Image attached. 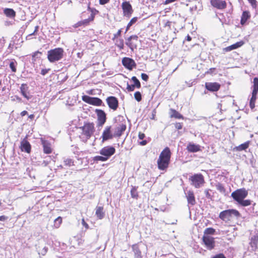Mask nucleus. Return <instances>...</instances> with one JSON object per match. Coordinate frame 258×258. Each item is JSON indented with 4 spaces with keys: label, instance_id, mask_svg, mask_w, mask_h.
Instances as JSON below:
<instances>
[{
    "label": "nucleus",
    "instance_id": "nucleus-1",
    "mask_svg": "<svg viewBox=\"0 0 258 258\" xmlns=\"http://www.w3.org/2000/svg\"><path fill=\"white\" fill-rule=\"evenodd\" d=\"M171 152L169 148H165L160 153L157 160L158 167L160 170H166L169 164Z\"/></svg>",
    "mask_w": 258,
    "mask_h": 258
},
{
    "label": "nucleus",
    "instance_id": "nucleus-2",
    "mask_svg": "<svg viewBox=\"0 0 258 258\" xmlns=\"http://www.w3.org/2000/svg\"><path fill=\"white\" fill-rule=\"evenodd\" d=\"M64 50L58 47L47 51V58L50 62H54L61 59L63 56Z\"/></svg>",
    "mask_w": 258,
    "mask_h": 258
},
{
    "label": "nucleus",
    "instance_id": "nucleus-3",
    "mask_svg": "<svg viewBox=\"0 0 258 258\" xmlns=\"http://www.w3.org/2000/svg\"><path fill=\"white\" fill-rule=\"evenodd\" d=\"M81 128L82 134L80 137L83 141H86L89 139L94 132V126L93 123H88L85 124Z\"/></svg>",
    "mask_w": 258,
    "mask_h": 258
},
{
    "label": "nucleus",
    "instance_id": "nucleus-4",
    "mask_svg": "<svg viewBox=\"0 0 258 258\" xmlns=\"http://www.w3.org/2000/svg\"><path fill=\"white\" fill-rule=\"evenodd\" d=\"M240 216L239 212L235 209H229L220 213L219 217L224 221H230L234 217H238Z\"/></svg>",
    "mask_w": 258,
    "mask_h": 258
},
{
    "label": "nucleus",
    "instance_id": "nucleus-5",
    "mask_svg": "<svg viewBox=\"0 0 258 258\" xmlns=\"http://www.w3.org/2000/svg\"><path fill=\"white\" fill-rule=\"evenodd\" d=\"M252 89L251 97L249 101V106L251 109L255 107V102L258 92V78L257 77H255L253 79Z\"/></svg>",
    "mask_w": 258,
    "mask_h": 258
},
{
    "label": "nucleus",
    "instance_id": "nucleus-6",
    "mask_svg": "<svg viewBox=\"0 0 258 258\" xmlns=\"http://www.w3.org/2000/svg\"><path fill=\"white\" fill-rule=\"evenodd\" d=\"M191 185L197 188H200L205 183L204 178L201 174H195L189 178Z\"/></svg>",
    "mask_w": 258,
    "mask_h": 258
},
{
    "label": "nucleus",
    "instance_id": "nucleus-7",
    "mask_svg": "<svg viewBox=\"0 0 258 258\" xmlns=\"http://www.w3.org/2000/svg\"><path fill=\"white\" fill-rule=\"evenodd\" d=\"M247 195L248 191L244 188L237 189L231 194L232 198L238 203L244 199Z\"/></svg>",
    "mask_w": 258,
    "mask_h": 258
},
{
    "label": "nucleus",
    "instance_id": "nucleus-8",
    "mask_svg": "<svg viewBox=\"0 0 258 258\" xmlns=\"http://www.w3.org/2000/svg\"><path fill=\"white\" fill-rule=\"evenodd\" d=\"M82 99L84 101L89 104L100 106L102 103V101L97 97H91L87 95L83 96Z\"/></svg>",
    "mask_w": 258,
    "mask_h": 258
},
{
    "label": "nucleus",
    "instance_id": "nucleus-9",
    "mask_svg": "<svg viewBox=\"0 0 258 258\" xmlns=\"http://www.w3.org/2000/svg\"><path fill=\"white\" fill-rule=\"evenodd\" d=\"M121 7L123 10V16L130 18L133 12L131 5L129 2H124L122 3Z\"/></svg>",
    "mask_w": 258,
    "mask_h": 258
},
{
    "label": "nucleus",
    "instance_id": "nucleus-10",
    "mask_svg": "<svg viewBox=\"0 0 258 258\" xmlns=\"http://www.w3.org/2000/svg\"><path fill=\"white\" fill-rule=\"evenodd\" d=\"M115 149L112 146H106L103 148L100 151V154L108 159L111 156L115 153Z\"/></svg>",
    "mask_w": 258,
    "mask_h": 258
},
{
    "label": "nucleus",
    "instance_id": "nucleus-11",
    "mask_svg": "<svg viewBox=\"0 0 258 258\" xmlns=\"http://www.w3.org/2000/svg\"><path fill=\"white\" fill-rule=\"evenodd\" d=\"M203 240L207 248L209 249H212L215 246L214 238L209 235H204Z\"/></svg>",
    "mask_w": 258,
    "mask_h": 258
},
{
    "label": "nucleus",
    "instance_id": "nucleus-12",
    "mask_svg": "<svg viewBox=\"0 0 258 258\" xmlns=\"http://www.w3.org/2000/svg\"><path fill=\"white\" fill-rule=\"evenodd\" d=\"M123 66L129 70H132L133 68L136 67V63L134 60L129 57H123L122 59Z\"/></svg>",
    "mask_w": 258,
    "mask_h": 258
},
{
    "label": "nucleus",
    "instance_id": "nucleus-13",
    "mask_svg": "<svg viewBox=\"0 0 258 258\" xmlns=\"http://www.w3.org/2000/svg\"><path fill=\"white\" fill-rule=\"evenodd\" d=\"M126 129V125L124 122H120L116 124L114 129V136L120 137Z\"/></svg>",
    "mask_w": 258,
    "mask_h": 258
},
{
    "label": "nucleus",
    "instance_id": "nucleus-14",
    "mask_svg": "<svg viewBox=\"0 0 258 258\" xmlns=\"http://www.w3.org/2000/svg\"><path fill=\"white\" fill-rule=\"evenodd\" d=\"M96 112L97 115L98 125L102 126L106 122V114L104 111L101 109H96Z\"/></svg>",
    "mask_w": 258,
    "mask_h": 258
},
{
    "label": "nucleus",
    "instance_id": "nucleus-15",
    "mask_svg": "<svg viewBox=\"0 0 258 258\" xmlns=\"http://www.w3.org/2000/svg\"><path fill=\"white\" fill-rule=\"evenodd\" d=\"M106 101L110 108L113 110H116L118 107V102L116 97L114 96L108 97L106 99Z\"/></svg>",
    "mask_w": 258,
    "mask_h": 258
},
{
    "label": "nucleus",
    "instance_id": "nucleus-16",
    "mask_svg": "<svg viewBox=\"0 0 258 258\" xmlns=\"http://www.w3.org/2000/svg\"><path fill=\"white\" fill-rule=\"evenodd\" d=\"M111 126H107L105 127L102 135V142H104L109 139H111L113 138L114 136V134H112L111 133Z\"/></svg>",
    "mask_w": 258,
    "mask_h": 258
},
{
    "label": "nucleus",
    "instance_id": "nucleus-17",
    "mask_svg": "<svg viewBox=\"0 0 258 258\" xmlns=\"http://www.w3.org/2000/svg\"><path fill=\"white\" fill-rule=\"evenodd\" d=\"M211 5L220 10L224 9L227 6L225 1L222 0H211Z\"/></svg>",
    "mask_w": 258,
    "mask_h": 258
},
{
    "label": "nucleus",
    "instance_id": "nucleus-18",
    "mask_svg": "<svg viewBox=\"0 0 258 258\" xmlns=\"http://www.w3.org/2000/svg\"><path fill=\"white\" fill-rule=\"evenodd\" d=\"M206 88L212 92L217 91L220 88V85L216 82H207L205 84Z\"/></svg>",
    "mask_w": 258,
    "mask_h": 258
},
{
    "label": "nucleus",
    "instance_id": "nucleus-19",
    "mask_svg": "<svg viewBox=\"0 0 258 258\" xmlns=\"http://www.w3.org/2000/svg\"><path fill=\"white\" fill-rule=\"evenodd\" d=\"M20 148L22 151L29 153L31 151V146L30 143L24 139L21 142Z\"/></svg>",
    "mask_w": 258,
    "mask_h": 258
},
{
    "label": "nucleus",
    "instance_id": "nucleus-20",
    "mask_svg": "<svg viewBox=\"0 0 258 258\" xmlns=\"http://www.w3.org/2000/svg\"><path fill=\"white\" fill-rule=\"evenodd\" d=\"M22 95L27 100L31 98V96L30 95L28 91V87L25 84H22L20 88Z\"/></svg>",
    "mask_w": 258,
    "mask_h": 258
},
{
    "label": "nucleus",
    "instance_id": "nucleus-21",
    "mask_svg": "<svg viewBox=\"0 0 258 258\" xmlns=\"http://www.w3.org/2000/svg\"><path fill=\"white\" fill-rule=\"evenodd\" d=\"M186 149L189 152L195 153L200 151L201 147L199 145L190 142L188 144Z\"/></svg>",
    "mask_w": 258,
    "mask_h": 258
},
{
    "label": "nucleus",
    "instance_id": "nucleus-22",
    "mask_svg": "<svg viewBox=\"0 0 258 258\" xmlns=\"http://www.w3.org/2000/svg\"><path fill=\"white\" fill-rule=\"evenodd\" d=\"M135 258H142L141 251L137 244L132 245Z\"/></svg>",
    "mask_w": 258,
    "mask_h": 258
},
{
    "label": "nucleus",
    "instance_id": "nucleus-23",
    "mask_svg": "<svg viewBox=\"0 0 258 258\" xmlns=\"http://www.w3.org/2000/svg\"><path fill=\"white\" fill-rule=\"evenodd\" d=\"M186 198L189 204L194 205L196 204V200L194 192L191 191H188L187 193Z\"/></svg>",
    "mask_w": 258,
    "mask_h": 258
},
{
    "label": "nucleus",
    "instance_id": "nucleus-24",
    "mask_svg": "<svg viewBox=\"0 0 258 258\" xmlns=\"http://www.w3.org/2000/svg\"><path fill=\"white\" fill-rule=\"evenodd\" d=\"M250 18V14L248 11H245L242 13L241 17L240 24L243 25L248 19Z\"/></svg>",
    "mask_w": 258,
    "mask_h": 258
},
{
    "label": "nucleus",
    "instance_id": "nucleus-25",
    "mask_svg": "<svg viewBox=\"0 0 258 258\" xmlns=\"http://www.w3.org/2000/svg\"><path fill=\"white\" fill-rule=\"evenodd\" d=\"M244 44L243 42L241 41L238 42H236L235 44H233L230 46H229L224 49L225 51H230L232 50L236 49L238 47H241Z\"/></svg>",
    "mask_w": 258,
    "mask_h": 258
},
{
    "label": "nucleus",
    "instance_id": "nucleus-26",
    "mask_svg": "<svg viewBox=\"0 0 258 258\" xmlns=\"http://www.w3.org/2000/svg\"><path fill=\"white\" fill-rule=\"evenodd\" d=\"M44 152L46 154H50L51 153V149L50 144L46 141L42 140Z\"/></svg>",
    "mask_w": 258,
    "mask_h": 258
},
{
    "label": "nucleus",
    "instance_id": "nucleus-27",
    "mask_svg": "<svg viewBox=\"0 0 258 258\" xmlns=\"http://www.w3.org/2000/svg\"><path fill=\"white\" fill-rule=\"evenodd\" d=\"M95 214L99 219H103L105 216V213L103 212V207L100 206L97 207L96 208Z\"/></svg>",
    "mask_w": 258,
    "mask_h": 258
},
{
    "label": "nucleus",
    "instance_id": "nucleus-28",
    "mask_svg": "<svg viewBox=\"0 0 258 258\" xmlns=\"http://www.w3.org/2000/svg\"><path fill=\"white\" fill-rule=\"evenodd\" d=\"M94 16H95V14L93 13V11H92L90 16L88 19H86L81 21L82 26H88L91 22L93 21V20L94 19Z\"/></svg>",
    "mask_w": 258,
    "mask_h": 258
},
{
    "label": "nucleus",
    "instance_id": "nucleus-29",
    "mask_svg": "<svg viewBox=\"0 0 258 258\" xmlns=\"http://www.w3.org/2000/svg\"><path fill=\"white\" fill-rule=\"evenodd\" d=\"M257 241L258 237L257 236H254L251 238L249 244L252 250H254L256 249Z\"/></svg>",
    "mask_w": 258,
    "mask_h": 258
},
{
    "label": "nucleus",
    "instance_id": "nucleus-30",
    "mask_svg": "<svg viewBox=\"0 0 258 258\" xmlns=\"http://www.w3.org/2000/svg\"><path fill=\"white\" fill-rule=\"evenodd\" d=\"M4 14L10 18H14L15 17L16 13L14 10L12 9L6 8L4 10Z\"/></svg>",
    "mask_w": 258,
    "mask_h": 258
},
{
    "label": "nucleus",
    "instance_id": "nucleus-31",
    "mask_svg": "<svg viewBox=\"0 0 258 258\" xmlns=\"http://www.w3.org/2000/svg\"><path fill=\"white\" fill-rule=\"evenodd\" d=\"M249 145V141L245 142L243 144L240 145L239 146L236 147V150L238 151H241L245 150L248 148Z\"/></svg>",
    "mask_w": 258,
    "mask_h": 258
},
{
    "label": "nucleus",
    "instance_id": "nucleus-32",
    "mask_svg": "<svg viewBox=\"0 0 258 258\" xmlns=\"http://www.w3.org/2000/svg\"><path fill=\"white\" fill-rule=\"evenodd\" d=\"M171 114L170 116L171 117H174L175 118H182L183 116L182 115H181L179 112L176 111L175 110L171 109H170Z\"/></svg>",
    "mask_w": 258,
    "mask_h": 258
},
{
    "label": "nucleus",
    "instance_id": "nucleus-33",
    "mask_svg": "<svg viewBox=\"0 0 258 258\" xmlns=\"http://www.w3.org/2000/svg\"><path fill=\"white\" fill-rule=\"evenodd\" d=\"M115 44L120 50L123 49V40L122 38L116 39L115 41Z\"/></svg>",
    "mask_w": 258,
    "mask_h": 258
},
{
    "label": "nucleus",
    "instance_id": "nucleus-34",
    "mask_svg": "<svg viewBox=\"0 0 258 258\" xmlns=\"http://www.w3.org/2000/svg\"><path fill=\"white\" fill-rule=\"evenodd\" d=\"M251 201L250 200H242L238 204L243 207L248 206L251 205Z\"/></svg>",
    "mask_w": 258,
    "mask_h": 258
},
{
    "label": "nucleus",
    "instance_id": "nucleus-35",
    "mask_svg": "<svg viewBox=\"0 0 258 258\" xmlns=\"http://www.w3.org/2000/svg\"><path fill=\"white\" fill-rule=\"evenodd\" d=\"M131 196L133 198L137 199L138 197V194L137 192V187L134 186L131 190Z\"/></svg>",
    "mask_w": 258,
    "mask_h": 258
},
{
    "label": "nucleus",
    "instance_id": "nucleus-36",
    "mask_svg": "<svg viewBox=\"0 0 258 258\" xmlns=\"http://www.w3.org/2000/svg\"><path fill=\"white\" fill-rule=\"evenodd\" d=\"M132 80L134 83V84H133V85H135V87H137L138 88H140L141 87L140 82L135 76H134L132 78Z\"/></svg>",
    "mask_w": 258,
    "mask_h": 258
},
{
    "label": "nucleus",
    "instance_id": "nucleus-37",
    "mask_svg": "<svg viewBox=\"0 0 258 258\" xmlns=\"http://www.w3.org/2000/svg\"><path fill=\"white\" fill-rule=\"evenodd\" d=\"M137 17H134L133 18H132L127 24L125 31H127L130 27L132 26L134 24H135L137 21Z\"/></svg>",
    "mask_w": 258,
    "mask_h": 258
},
{
    "label": "nucleus",
    "instance_id": "nucleus-38",
    "mask_svg": "<svg viewBox=\"0 0 258 258\" xmlns=\"http://www.w3.org/2000/svg\"><path fill=\"white\" fill-rule=\"evenodd\" d=\"M215 232V229L213 228H207L204 231V235H209V234H214Z\"/></svg>",
    "mask_w": 258,
    "mask_h": 258
},
{
    "label": "nucleus",
    "instance_id": "nucleus-39",
    "mask_svg": "<svg viewBox=\"0 0 258 258\" xmlns=\"http://www.w3.org/2000/svg\"><path fill=\"white\" fill-rule=\"evenodd\" d=\"M63 162L66 166H71L74 165V161L70 158L64 159Z\"/></svg>",
    "mask_w": 258,
    "mask_h": 258
},
{
    "label": "nucleus",
    "instance_id": "nucleus-40",
    "mask_svg": "<svg viewBox=\"0 0 258 258\" xmlns=\"http://www.w3.org/2000/svg\"><path fill=\"white\" fill-rule=\"evenodd\" d=\"M16 65L17 62L16 61H12L10 63V68H11L13 72H16Z\"/></svg>",
    "mask_w": 258,
    "mask_h": 258
},
{
    "label": "nucleus",
    "instance_id": "nucleus-41",
    "mask_svg": "<svg viewBox=\"0 0 258 258\" xmlns=\"http://www.w3.org/2000/svg\"><path fill=\"white\" fill-rule=\"evenodd\" d=\"M108 159L105 156H96L94 157V160L96 161H105Z\"/></svg>",
    "mask_w": 258,
    "mask_h": 258
},
{
    "label": "nucleus",
    "instance_id": "nucleus-42",
    "mask_svg": "<svg viewBox=\"0 0 258 258\" xmlns=\"http://www.w3.org/2000/svg\"><path fill=\"white\" fill-rule=\"evenodd\" d=\"M216 189L218 190H219V191H220L221 192L224 193L225 191L224 186L220 183H218V184H217L216 185Z\"/></svg>",
    "mask_w": 258,
    "mask_h": 258
},
{
    "label": "nucleus",
    "instance_id": "nucleus-43",
    "mask_svg": "<svg viewBox=\"0 0 258 258\" xmlns=\"http://www.w3.org/2000/svg\"><path fill=\"white\" fill-rule=\"evenodd\" d=\"M135 98L136 100L139 102L142 100V95L140 92L137 91L134 94Z\"/></svg>",
    "mask_w": 258,
    "mask_h": 258
},
{
    "label": "nucleus",
    "instance_id": "nucleus-44",
    "mask_svg": "<svg viewBox=\"0 0 258 258\" xmlns=\"http://www.w3.org/2000/svg\"><path fill=\"white\" fill-rule=\"evenodd\" d=\"M38 29H39V26H35V30H34V32L33 33H30L28 35H27V37H26V38L27 39H30V37L31 36L34 35H35L36 34V33L38 31Z\"/></svg>",
    "mask_w": 258,
    "mask_h": 258
},
{
    "label": "nucleus",
    "instance_id": "nucleus-45",
    "mask_svg": "<svg viewBox=\"0 0 258 258\" xmlns=\"http://www.w3.org/2000/svg\"><path fill=\"white\" fill-rule=\"evenodd\" d=\"M135 85H130L128 84H127L126 89L128 91H129V92L133 91L135 90Z\"/></svg>",
    "mask_w": 258,
    "mask_h": 258
},
{
    "label": "nucleus",
    "instance_id": "nucleus-46",
    "mask_svg": "<svg viewBox=\"0 0 258 258\" xmlns=\"http://www.w3.org/2000/svg\"><path fill=\"white\" fill-rule=\"evenodd\" d=\"M54 222L55 223V224L57 225L58 226H59V225L62 222V218L60 217H58V218L55 219V220H54Z\"/></svg>",
    "mask_w": 258,
    "mask_h": 258
},
{
    "label": "nucleus",
    "instance_id": "nucleus-47",
    "mask_svg": "<svg viewBox=\"0 0 258 258\" xmlns=\"http://www.w3.org/2000/svg\"><path fill=\"white\" fill-rule=\"evenodd\" d=\"M48 251V248L47 247H44L42 248V249L41 250L40 252L39 253V254H41L42 255H45L47 252Z\"/></svg>",
    "mask_w": 258,
    "mask_h": 258
},
{
    "label": "nucleus",
    "instance_id": "nucleus-48",
    "mask_svg": "<svg viewBox=\"0 0 258 258\" xmlns=\"http://www.w3.org/2000/svg\"><path fill=\"white\" fill-rule=\"evenodd\" d=\"M248 1L253 8H255L256 7V0H248Z\"/></svg>",
    "mask_w": 258,
    "mask_h": 258
},
{
    "label": "nucleus",
    "instance_id": "nucleus-49",
    "mask_svg": "<svg viewBox=\"0 0 258 258\" xmlns=\"http://www.w3.org/2000/svg\"><path fill=\"white\" fill-rule=\"evenodd\" d=\"M210 189H206L205 190V195H206V197L208 198V199H211V195L210 193Z\"/></svg>",
    "mask_w": 258,
    "mask_h": 258
},
{
    "label": "nucleus",
    "instance_id": "nucleus-50",
    "mask_svg": "<svg viewBox=\"0 0 258 258\" xmlns=\"http://www.w3.org/2000/svg\"><path fill=\"white\" fill-rule=\"evenodd\" d=\"M141 78L144 81H147L148 80L149 77L147 74L142 73L141 74Z\"/></svg>",
    "mask_w": 258,
    "mask_h": 258
},
{
    "label": "nucleus",
    "instance_id": "nucleus-51",
    "mask_svg": "<svg viewBox=\"0 0 258 258\" xmlns=\"http://www.w3.org/2000/svg\"><path fill=\"white\" fill-rule=\"evenodd\" d=\"M211 258H226L225 255L223 253H220L216 254L214 256L211 257Z\"/></svg>",
    "mask_w": 258,
    "mask_h": 258
},
{
    "label": "nucleus",
    "instance_id": "nucleus-52",
    "mask_svg": "<svg viewBox=\"0 0 258 258\" xmlns=\"http://www.w3.org/2000/svg\"><path fill=\"white\" fill-rule=\"evenodd\" d=\"M50 71V69H42L41 71V74L43 76L45 75Z\"/></svg>",
    "mask_w": 258,
    "mask_h": 258
},
{
    "label": "nucleus",
    "instance_id": "nucleus-53",
    "mask_svg": "<svg viewBox=\"0 0 258 258\" xmlns=\"http://www.w3.org/2000/svg\"><path fill=\"white\" fill-rule=\"evenodd\" d=\"M83 26L81 21L77 22L76 24H75L74 25H73V27L75 28Z\"/></svg>",
    "mask_w": 258,
    "mask_h": 258
},
{
    "label": "nucleus",
    "instance_id": "nucleus-54",
    "mask_svg": "<svg viewBox=\"0 0 258 258\" xmlns=\"http://www.w3.org/2000/svg\"><path fill=\"white\" fill-rule=\"evenodd\" d=\"M175 127L177 130H180L182 128V124L181 123H176L175 124Z\"/></svg>",
    "mask_w": 258,
    "mask_h": 258
},
{
    "label": "nucleus",
    "instance_id": "nucleus-55",
    "mask_svg": "<svg viewBox=\"0 0 258 258\" xmlns=\"http://www.w3.org/2000/svg\"><path fill=\"white\" fill-rule=\"evenodd\" d=\"M132 39H134L136 40H137L138 36L136 35H132L130 37H129L127 40L128 41H131Z\"/></svg>",
    "mask_w": 258,
    "mask_h": 258
},
{
    "label": "nucleus",
    "instance_id": "nucleus-56",
    "mask_svg": "<svg viewBox=\"0 0 258 258\" xmlns=\"http://www.w3.org/2000/svg\"><path fill=\"white\" fill-rule=\"evenodd\" d=\"M8 219V217L6 216H0V221H5Z\"/></svg>",
    "mask_w": 258,
    "mask_h": 258
},
{
    "label": "nucleus",
    "instance_id": "nucleus-57",
    "mask_svg": "<svg viewBox=\"0 0 258 258\" xmlns=\"http://www.w3.org/2000/svg\"><path fill=\"white\" fill-rule=\"evenodd\" d=\"M109 2V0H99V4L101 5H103L108 3Z\"/></svg>",
    "mask_w": 258,
    "mask_h": 258
},
{
    "label": "nucleus",
    "instance_id": "nucleus-58",
    "mask_svg": "<svg viewBox=\"0 0 258 258\" xmlns=\"http://www.w3.org/2000/svg\"><path fill=\"white\" fill-rule=\"evenodd\" d=\"M145 136L144 134L142 133L141 132L139 133V138L140 140H143L145 138Z\"/></svg>",
    "mask_w": 258,
    "mask_h": 258
},
{
    "label": "nucleus",
    "instance_id": "nucleus-59",
    "mask_svg": "<svg viewBox=\"0 0 258 258\" xmlns=\"http://www.w3.org/2000/svg\"><path fill=\"white\" fill-rule=\"evenodd\" d=\"M121 30H119L117 31V32L116 34H115L114 35V38H113V39H114L115 38H116V37H117L118 36H120V34H121Z\"/></svg>",
    "mask_w": 258,
    "mask_h": 258
},
{
    "label": "nucleus",
    "instance_id": "nucleus-60",
    "mask_svg": "<svg viewBox=\"0 0 258 258\" xmlns=\"http://www.w3.org/2000/svg\"><path fill=\"white\" fill-rule=\"evenodd\" d=\"M82 225L85 226L86 228H88L89 227V226L85 222V220L84 219H82Z\"/></svg>",
    "mask_w": 258,
    "mask_h": 258
},
{
    "label": "nucleus",
    "instance_id": "nucleus-61",
    "mask_svg": "<svg viewBox=\"0 0 258 258\" xmlns=\"http://www.w3.org/2000/svg\"><path fill=\"white\" fill-rule=\"evenodd\" d=\"M140 145L141 146H145L147 144V142L146 140H143L140 142Z\"/></svg>",
    "mask_w": 258,
    "mask_h": 258
},
{
    "label": "nucleus",
    "instance_id": "nucleus-62",
    "mask_svg": "<svg viewBox=\"0 0 258 258\" xmlns=\"http://www.w3.org/2000/svg\"><path fill=\"white\" fill-rule=\"evenodd\" d=\"M125 44L132 49H133V48H132V43L131 42V41H127L125 43Z\"/></svg>",
    "mask_w": 258,
    "mask_h": 258
},
{
    "label": "nucleus",
    "instance_id": "nucleus-63",
    "mask_svg": "<svg viewBox=\"0 0 258 258\" xmlns=\"http://www.w3.org/2000/svg\"><path fill=\"white\" fill-rule=\"evenodd\" d=\"M28 114L27 111L24 110V111H23L22 112H21V115L22 116H25V115H26V114Z\"/></svg>",
    "mask_w": 258,
    "mask_h": 258
},
{
    "label": "nucleus",
    "instance_id": "nucleus-64",
    "mask_svg": "<svg viewBox=\"0 0 258 258\" xmlns=\"http://www.w3.org/2000/svg\"><path fill=\"white\" fill-rule=\"evenodd\" d=\"M186 40L188 41H189L191 40V37L189 35H187L186 37Z\"/></svg>",
    "mask_w": 258,
    "mask_h": 258
}]
</instances>
